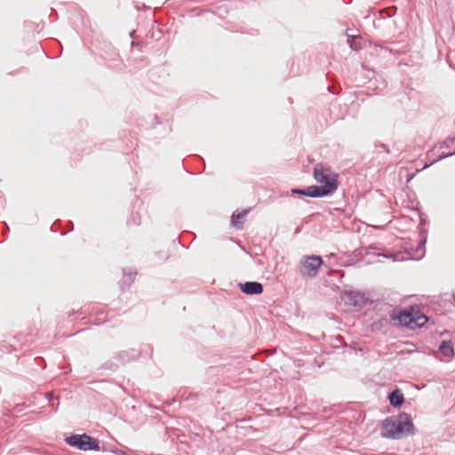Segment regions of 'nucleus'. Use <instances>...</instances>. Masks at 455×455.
<instances>
[{
    "mask_svg": "<svg viewBox=\"0 0 455 455\" xmlns=\"http://www.w3.org/2000/svg\"><path fill=\"white\" fill-rule=\"evenodd\" d=\"M120 365H121V363H119V362L116 361V359H114V355H113L110 359L104 362L100 365V369L116 371L119 368Z\"/></svg>",
    "mask_w": 455,
    "mask_h": 455,
    "instance_id": "17",
    "label": "nucleus"
},
{
    "mask_svg": "<svg viewBox=\"0 0 455 455\" xmlns=\"http://www.w3.org/2000/svg\"><path fill=\"white\" fill-rule=\"evenodd\" d=\"M387 322L388 321L387 318L382 317L371 324V330L373 331H380L384 326L387 324Z\"/></svg>",
    "mask_w": 455,
    "mask_h": 455,
    "instance_id": "22",
    "label": "nucleus"
},
{
    "mask_svg": "<svg viewBox=\"0 0 455 455\" xmlns=\"http://www.w3.org/2000/svg\"><path fill=\"white\" fill-rule=\"evenodd\" d=\"M8 231H9V226L5 222H4L3 223V233L4 234V233H7Z\"/></svg>",
    "mask_w": 455,
    "mask_h": 455,
    "instance_id": "32",
    "label": "nucleus"
},
{
    "mask_svg": "<svg viewBox=\"0 0 455 455\" xmlns=\"http://www.w3.org/2000/svg\"><path fill=\"white\" fill-rule=\"evenodd\" d=\"M400 153H401V149L396 148V149H395V156H398L400 155Z\"/></svg>",
    "mask_w": 455,
    "mask_h": 455,
    "instance_id": "35",
    "label": "nucleus"
},
{
    "mask_svg": "<svg viewBox=\"0 0 455 455\" xmlns=\"http://www.w3.org/2000/svg\"><path fill=\"white\" fill-rule=\"evenodd\" d=\"M410 309L411 315L412 316V319L411 320V328L410 329L414 330L424 327L428 321V317L414 307H410Z\"/></svg>",
    "mask_w": 455,
    "mask_h": 455,
    "instance_id": "10",
    "label": "nucleus"
},
{
    "mask_svg": "<svg viewBox=\"0 0 455 455\" xmlns=\"http://www.w3.org/2000/svg\"><path fill=\"white\" fill-rule=\"evenodd\" d=\"M60 225V220H55L52 223V225L51 226V230L53 231V232L58 231Z\"/></svg>",
    "mask_w": 455,
    "mask_h": 455,
    "instance_id": "27",
    "label": "nucleus"
},
{
    "mask_svg": "<svg viewBox=\"0 0 455 455\" xmlns=\"http://www.w3.org/2000/svg\"><path fill=\"white\" fill-rule=\"evenodd\" d=\"M375 148L378 154L386 153V154H392L395 153V149L391 150L387 144H384L382 142H378L375 144Z\"/></svg>",
    "mask_w": 455,
    "mask_h": 455,
    "instance_id": "20",
    "label": "nucleus"
},
{
    "mask_svg": "<svg viewBox=\"0 0 455 455\" xmlns=\"http://www.w3.org/2000/svg\"><path fill=\"white\" fill-rule=\"evenodd\" d=\"M157 127H160L161 130H160L159 133L162 136H165V135L169 134L170 132L172 131L170 121L168 118L160 116L158 115H155L154 116V124H153L152 128L157 129Z\"/></svg>",
    "mask_w": 455,
    "mask_h": 455,
    "instance_id": "11",
    "label": "nucleus"
},
{
    "mask_svg": "<svg viewBox=\"0 0 455 455\" xmlns=\"http://www.w3.org/2000/svg\"><path fill=\"white\" fill-rule=\"evenodd\" d=\"M415 427L411 414L402 411L397 416H390L382 421L380 435L384 438L399 440L403 436L415 435Z\"/></svg>",
    "mask_w": 455,
    "mask_h": 455,
    "instance_id": "1",
    "label": "nucleus"
},
{
    "mask_svg": "<svg viewBox=\"0 0 455 455\" xmlns=\"http://www.w3.org/2000/svg\"><path fill=\"white\" fill-rule=\"evenodd\" d=\"M395 12H396V8H395V11H394L393 12L388 13V14H387V17H388V18L393 17V16L395 15Z\"/></svg>",
    "mask_w": 455,
    "mask_h": 455,
    "instance_id": "34",
    "label": "nucleus"
},
{
    "mask_svg": "<svg viewBox=\"0 0 455 455\" xmlns=\"http://www.w3.org/2000/svg\"><path fill=\"white\" fill-rule=\"evenodd\" d=\"M427 224V220L423 218H420V221L419 224V241L418 242L417 248L412 251L410 252L409 259H414V260H419L421 259L426 253V243L427 238V230L424 228Z\"/></svg>",
    "mask_w": 455,
    "mask_h": 455,
    "instance_id": "5",
    "label": "nucleus"
},
{
    "mask_svg": "<svg viewBox=\"0 0 455 455\" xmlns=\"http://www.w3.org/2000/svg\"><path fill=\"white\" fill-rule=\"evenodd\" d=\"M452 297H453V300L455 302V293L452 295Z\"/></svg>",
    "mask_w": 455,
    "mask_h": 455,
    "instance_id": "40",
    "label": "nucleus"
},
{
    "mask_svg": "<svg viewBox=\"0 0 455 455\" xmlns=\"http://www.w3.org/2000/svg\"><path fill=\"white\" fill-rule=\"evenodd\" d=\"M142 354V350L137 348H129L114 354V359L124 365L130 362L137 360Z\"/></svg>",
    "mask_w": 455,
    "mask_h": 455,
    "instance_id": "8",
    "label": "nucleus"
},
{
    "mask_svg": "<svg viewBox=\"0 0 455 455\" xmlns=\"http://www.w3.org/2000/svg\"><path fill=\"white\" fill-rule=\"evenodd\" d=\"M108 51H106V59H109L111 60H117L119 59L118 51L114 48L112 45H107Z\"/></svg>",
    "mask_w": 455,
    "mask_h": 455,
    "instance_id": "19",
    "label": "nucleus"
},
{
    "mask_svg": "<svg viewBox=\"0 0 455 455\" xmlns=\"http://www.w3.org/2000/svg\"><path fill=\"white\" fill-rule=\"evenodd\" d=\"M386 86H387V82H386L385 80H382V81H381V85H377V86H376V89L382 90V89H384Z\"/></svg>",
    "mask_w": 455,
    "mask_h": 455,
    "instance_id": "30",
    "label": "nucleus"
},
{
    "mask_svg": "<svg viewBox=\"0 0 455 455\" xmlns=\"http://www.w3.org/2000/svg\"><path fill=\"white\" fill-rule=\"evenodd\" d=\"M323 264V260L321 256H304L299 264V273L303 276L315 277L316 276L318 270Z\"/></svg>",
    "mask_w": 455,
    "mask_h": 455,
    "instance_id": "4",
    "label": "nucleus"
},
{
    "mask_svg": "<svg viewBox=\"0 0 455 455\" xmlns=\"http://www.w3.org/2000/svg\"><path fill=\"white\" fill-rule=\"evenodd\" d=\"M110 451L115 455H130L126 451L118 448H112Z\"/></svg>",
    "mask_w": 455,
    "mask_h": 455,
    "instance_id": "25",
    "label": "nucleus"
},
{
    "mask_svg": "<svg viewBox=\"0 0 455 455\" xmlns=\"http://www.w3.org/2000/svg\"><path fill=\"white\" fill-rule=\"evenodd\" d=\"M68 371H71V367L70 366L68 367Z\"/></svg>",
    "mask_w": 455,
    "mask_h": 455,
    "instance_id": "39",
    "label": "nucleus"
},
{
    "mask_svg": "<svg viewBox=\"0 0 455 455\" xmlns=\"http://www.w3.org/2000/svg\"><path fill=\"white\" fill-rule=\"evenodd\" d=\"M198 159H200L203 163H204L203 157H201L200 156H196ZM204 166H205V164H204Z\"/></svg>",
    "mask_w": 455,
    "mask_h": 455,
    "instance_id": "37",
    "label": "nucleus"
},
{
    "mask_svg": "<svg viewBox=\"0 0 455 455\" xmlns=\"http://www.w3.org/2000/svg\"><path fill=\"white\" fill-rule=\"evenodd\" d=\"M411 317L410 308L396 307L390 312V319L395 323V325L400 327L411 328Z\"/></svg>",
    "mask_w": 455,
    "mask_h": 455,
    "instance_id": "6",
    "label": "nucleus"
},
{
    "mask_svg": "<svg viewBox=\"0 0 455 455\" xmlns=\"http://www.w3.org/2000/svg\"><path fill=\"white\" fill-rule=\"evenodd\" d=\"M105 322L104 318H97L95 324H101Z\"/></svg>",
    "mask_w": 455,
    "mask_h": 455,
    "instance_id": "33",
    "label": "nucleus"
},
{
    "mask_svg": "<svg viewBox=\"0 0 455 455\" xmlns=\"http://www.w3.org/2000/svg\"><path fill=\"white\" fill-rule=\"evenodd\" d=\"M290 194L291 196H307L308 197L307 188H291L290 190Z\"/></svg>",
    "mask_w": 455,
    "mask_h": 455,
    "instance_id": "23",
    "label": "nucleus"
},
{
    "mask_svg": "<svg viewBox=\"0 0 455 455\" xmlns=\"http://www.w3.org/2000/svg\"><path fill=\"white\" fill-rule=\"evenodd\" d=\"M24 408H25V407H24L23 405L19 404V405H17V406H16V408H15V411H16V412H19V413H20V412H22V411H24Z\"/></svg>",
    "mask_w": 455,
    "mask_h": 455,
    "instance_id": "31",
    "label": "nucleus"
},
{
    "mask_svg": "<svg viewBox=\"0 0 455 455\" xmlns=\"http://www.w3.org/2000/svg\"><path fill=\"white\" fill-rule=\"evenodd\" d=\"M343 299L348 305L359 308L364 307L368 302V299L360 291H345L343 293Z\"/></svg>",
    "mask_w": 455,
    "mask_h": 455,
    "instance_id": "7",
    "label": "nucleus"
},
{
    "mask_svg": "<svg viewBox=\"0 0 455 455\" xmlns=\"http://www.w3.org/2000/svg\"><path fill=\"white\" fill-rule=\"evenodd\" d=\"M387 399L389 401L390 405L394 408H400L405 401L403 393L398 387L389 392Z\"/></svg>",
    "mask_w": 455,
    "mask_h": 455,
    "instance_id": "13",
    "label": "nucleus"
},
{
    "mask_svg": "<svg viewBox=\"0 0 455 455\" xmlns=\"http://www.w3.org/2000/svg\"><path fill=\"white\" fill-rule=\"evenodd\" d=\"M313 177L321 186H326L331 194L339 188V174L323 164H316L314 166Z\"/></svg>",
    "mask_w": 455,
    "mask_h": 455,
    "instance_id": "2",
    "label": "nucleus"
},
{
    "mask_svg": "<svg viewBox=\"0 0 455 455\" xmlns=\"http://www.w3.org/2000/svg\"><path fill=\"white\" fill-rule=\"evenodd\" d=\"M147 347H148V348L150 350V352L152 353V351H153V347H152V346L148 344V345H147Z\"/></svg>",
    "mask_w": 455,
    "mask_h": 455,
    "instance_id": "38",
    "label": "nucleus"
},
{
    "mask_svg": "<svg viewBox=\"0 0 455 455\" xmlns=\"http://www.w3.org/2000/svg\"><path fill=\"white\" fill-rule=\"evenodd\" d=\"M249 209H244L241 212H235L231 215V225L239 229L243 228V219L249 213Z\"/></svg>",
    "mask_w": 455,
    "mask_h": 455,
    "instance_id": "15",
    "label": "nucleus"
},
{
    "mask_svg": "<svg viewBox=\"0 0 455 455\" xmlns=\"http://www.w3.org/2000/svg\"><path fill=\"white\" fill-rule=\"evenodd\" d=\"M128 223L129 224L132 223L134 225H140V214L138 212H136V213L132 212L130 220H128Z\"/></svg>",
    "mask_w": 455,
    "mask_h": 455,
    "instance_id": "24",
    "label": "nucleus"
},
{
    "mask_svg": "<svg viewBox=\"0 0 455 455\" xmlns=\"http://www.w3.org/2000/svg\"><path fill=\"white\" fill-rule=\"evenodd\" d=\"M46 397L48 400L49 406H51L52 408V411L56 412L60 404L59 397L50 393L46 395Z\"/></svg>",
    "mask_w": 455,
    "mask_h": 455,
    "instance_id": "18",
    "label": "nucleus"
},
{
    "mask_svg": "<svg viewBox=\"0 0 455 455\" xmlns=\"http://www.w3.org/2000/svg\"><path fill=\"white\" fill-rule=\"evenodd\" d=\"M452 144H453V143H451V142H450V140L448 139V140H444V141L441 144V148H450V147H451V145H452Z\"/></svg>",
    "mask_w": 455,
    "mask_h": 455,
    "instance_id": "28",
    "label": "nucleus"
},
{
    "mask_svg": "<svg viewBox=\"0 0 455 455\" xmlns=\"http://www.w3.org/2000/svg\"><path fill=\"white\" fill-rule=\"evenodd\" d=\"M137 275V271L129 267L123 269V279L121 282V290L124 291L129 288L131 284L134 282L135 277Z\"/></svg>",
    "mask_w": 455,
    "mask_h": 455,
    "instance_id": "14",
    "label": "nucleus"
},
{
    "mask_svg": "<svg viewBox=\"0 0 455 455\" xmlns=\"http://www.w3.org/2000/svg\"><path fill=\"white\" fill-rule=\"evenodd\" d=\"M449 140H450L451 143H454L455 142V135L453 137L450 138Z\"/></svg>",
    "mask_w": 455,
    "mask_h": 455,
    "instance_id": "36",
    "label": "nucleus"
},
{
    "mask_svg": "<svg viewBox=\"0 0 455 455\" xmlns=\"http://www.w3.org/2000/svg\"><path fill=\"white\" fill-rule=\"evenodd\" d=\"M416 172L414 173H407L406 175V183L411 182V180L415 177Z\"/></svg>",
    "mask_w": 455,
    "mask_h": 455,
    "instance_id": "29",
    "label": "nucleus"
},
{
    "mask_svg": "<svg viewBox=\"0 0 455 455\" xmlns=\"http://www.w3.org/2000/svg\"><path fill=\"white\" fill-rule=\"evenodd\" d=\"M438 350L444 356H453L455 353L451 340H442L439 344Z\"/></svg>",
    "mask_w": 455,
    "mask_h": 455,
    "instance_id": "16",
    "label": "nucleus"
},
{
    "mask_svg": "<svg viewBox=\"0 0 455 455\" xmlns=\"http://www.w3.org/2000/svg\"><path fill=\"white\" fill-rule=\"evenodd\" d=\"M307 188L308 197H311V198H323V197L331 196L333 195L328 191V188L326 186L312 185V186H308Z\"/></svg>",
    "mask_w": 455,
    "mask_h": 455,
    "instance_id": "12",
    "label": "nucleus"
},
{
    "mask_svg": "<svg viewBox=\"0 0 455 455\" xmlns=\"http://www.w3.org/2000/svg\"><path fill=\"white\" fill-rule=\"evenodd\" d=\"M66 444L77 450L87 451H101L100 442L98 438L93 437L85 433L84 434H71L64 438ZM105 451V449H102Z\"/></svg>",
    "mask_w": 455,
    "mask_h": 455,
    "instance_id": "3",
    "label": "nucleus"
},
{
    "mask_svg": "<svg viewBox=\"0 0 455 455\" xmlns=\"http://www.w3.org/2000/svg\"><path fill=\"white\" fill-rule=\"evenodd\" d=\"M357 39V36H347V44H349V47L353 50V51H358L360 49H362V45L357 44L355 41Z\"/></svg>",
    "mask_w": 455,
    "mask_h": 455,
    "instance_id": "21",
    "label": "nucleus"
},
{
    "mask_svg": "<svg viewBox=\"0 0 455 455\" xmlns=\"http://www.w3.org/2000/svg\"><path fill=\"white\" fill-rule=\"evenodd\" d=\"M238 287L240 291L246 295H259L264 291L262 283L257 281L239 283Z\"/></svg>",
    "mask_w": 455,
    "mask_h": 455,
    "instance_id": "9",
    "label": "nucleus"
},
{
    "mask_svg": "<svg viewBox=\"0 0 455 455\" xmlns=\"http://www.w3.org/2000/svg\"><path fill=\"white\" fill-rule=\"evenodd\" d=\"M68 230L66 231H60L61 235H67L69 231H72L74 229V223L72 221H68Z\"/></svg>",
    "mask_w": 455,
    "mask_h": 455,
    "instance_id": "26",
    "label": "nucleus"
}]
</instances>
